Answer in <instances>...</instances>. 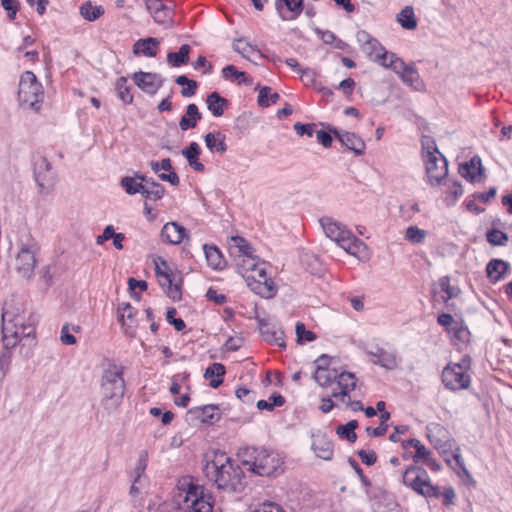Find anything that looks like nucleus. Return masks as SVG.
I'll return each instance as SVG.
<instances>
[{
    "instance_id": "43",
    "label": "nucleus",
    "mask_w": 512,
    "mask_h": 512,
    "mask_svg": "<svg viewBox=\"0 0 512 512\" xmlns=\"http://www.w3.org/2000/svg\"><path fill=\"white\" fill-rule=\"evenodd\" d=\"M222 75L225 79H235L239 84L245 83L252 85L253 81L250 79L245 72L238 71L234 65H227L222 69Z\"/></svg>"
},
{
    "instance_id": "59",
    "label": "nucleus",
    "mask_w": 512,
    "mask_h": 512,
    "mask_svg": "<svg viewBox=\"0 0 512 512\" xmlns=\"http://www.w3.org/2000/svg\"><path fill=\"white\" fill-rule=\"evenodd\" d=\"M1 5L7 11L8 17L14 20L19 8V3L15 0H1Z\"/></svg>"
},
{
    "instance_id": "36",
    "label": "nucleus",
    "mask_w": 512,
    "mask_h": 512,
    "mask_svg": "<svg viewBox=\"0 0 512 512\" xmlns=\"http://www.w3.org/2000/svg\"><path fill=\"white\" fill-rule=\"evenodd\" d=\"M190 46L183 44L178 52H169L167 54V61L173 67H180L189 62Z\"/></svg>"
},
{
    "instance_id": "35",
    "label": "nucleus",
    "mask_w": 512,
    "mask_h": 512,
    "mask_svg": "<svg viewBox=\"0 0 512 512\" xmlns=\"http://www.w3.org/2000/svg\"><path fill=\"white\" fill-rule=\"evenodd\" d=\"M231 254L239 257L246 256L253 253V248L250 244L240 236H232L230 239Z\"/></svg>"
},
{
    "instance_id": "18",
    "label": "nucleus",
    "mask_w": 512,
    "mask_h": 512,
    "mask_svg": "<svg viewBox=\"0 0 512 512\" xmlns=\"http://www.w3.org/2000/svg\"><path fill=\"white\" fill-rule=\"evenodd\" d=\"M356 382L357 379L353 373L337 371L335 383L337 384L340 391H333L331 396L335 399H339L342 403H346V397H348L349 393L355 389Z\"/></svg>"
},
{
    "instance_id": "10",
    "label": "nucleus",
    "mask_w": 512,
    "mask_h": 512,
    "mask_svg": "<svg viewBox=\"0 0 512 512\" xmlns=\"http://www.w3.org/2000/svg\"><path fill=\"white\" fill-rule=\"evenodd\" d=\"M178 504L185 512H212L213 504L211 495L204 492L198 485L189 484L187 490L178 494Z\"/></svg>"
},
{
    "instance_id": "64",
    "label": "nucleus",
    "mask_w": 512,
    "mask_h": 512,
    "mask_svg": "<svg viewBox=\"0 0 512 512\" xmlns=\"http://www.w3.org/2000/svg\"><path fill=\"white\" fill-rule=\"evenodd\" d=\"M294 130L300 136L307 135L309 137H312L313 132H314V125L313 124H302V123L297 122L294 125Z\"/></svg>"
},
{
    "instance_id": "5",
    "label": "nucleus",
    "mask_w": 512,
    "mask_h": 512,
    "mask_svg": "<svg viewBox=\"0 0 512 512\" xmlns=\"http://www.w3.org/2000/svg\"><path fill=\"white\" fill-rule=\"evenodd\" d=\"M319 222L326 237L334 241L348 254L359 257L360 253L367 248L366 244L357 238L343 223L331 217H323Z\"/></svg>"
},
{
    "instance_id": "48",
    "label": "nucleus",
    "mask_w": 512,
    "mask_h": 512,
    "mask_svg": "<svg viewBox=\"0 0 512 512\" xmlns=\"http://www.w3.org/2000/svg\"><path fill=\"white\" fill-rule=\"evenodd\" d=\"M427 236V231L417 226H409L405 231V239L412 244H421Z\"/></svg>"
},
{
    "instance_id": "63",
    "label": "nucleus",
    "mask_w": 512,
    "mask_h": 512,
    "mask_svg": "<svg viewBox=\"0 0 512 512\" xmlns=\"http://www.w3.org/2000/svg\"><path fill=\"white\" fill-rule=\"evenodd\" d=\"M208 300L215 302L218 305H222L227 301V297L224 294H219L217 290L209 288L206 292Z\"/></svg>"
},
{
    "instance_id": "41",
    "label": "nucleus",
    "mask_w": 512,
    "mask_h": 512,
    "mask_svg": "<svg viewBox=\"0 0 512 512\" xmlns=\"http://www.w3.org/2000/svg\"><path fill=\"white\" fill-rule=\"evenodd\" d=\"M358 427V422L356 420H350L345 425H339L336 429V434L347 441L353 443L357 439V435L355 433V429Z\"/></svg>"
},
{
    "instance_id": "13",
    "label": "nucleus",
    "mask_w": 512,
    "mask_h": 512,
    "mask_svg": "<svg viewBox=\"0 0 512 512\" xmlns=\"http://www.w3.org/2000/svg\"><path fill=\"white\" fill-rule=\"evenodd\" d=\"M356 38L358 43L361 45L362 51L370 60L385 68L389 67L388 63L390 62V56L396 55L395 53L388 52L377 39L373 38L364 30L358 31Z\"/></svg>"
},
{
    "instance_id": "46",
    "label": "nucleus",
    "mask_w": 512,
    "mask_h": 512,
    "mask_svg": "<svg viewBox=\"0 0 512 512\" xmlns=\"http://www.w3.org/2000/svg\"><path fill=\"white\" fill-rule=\"evenodd\" d=\"M449 333L452 334L453 341L460 343H468L470 341L471 333L463 322H455Z\"/></svg>"
},
{
    "instance_id": "38",
    "label": "nucleus",
    "mask_w": 512,
    "mask_h": 512,
    "mask_svg": "<svg viewBox=\"0 0 512 512\" xmlns=\"http://www.w3.org/2000/svg\"><path fill=\"white\" fill-rule=\"evenodd\" d=\"M225 372L226 370L223 364L213 363L206 369L204 376L205 378H212L215 376L216 378L211 379L210 386L212 388H217L222 384Z\"/></svg>"
},
{
    "instance_id": "29",
    "label": "nucleus",
    "mask_w": 512,
    "mask_h": 512,
    "mask_svg": "<svg viewBox=\"0 0 512 512\" xmlns=\"http://www.w3.org/2000/svg\"><path fill=\"white\" fill-rule=\"evenodd\" d=\"M201 118L202 115L199 112L197 105L191 103L186 107V112L179 121V127L182 131H187L188 129L195 128L197 122Z\"/></svg>"
},
{
    "instance_id": "11",
    "label": "nucleus",
    "mask_w": 512,
    "mask_h": 512,
    "mask_svg": "<svg viewBox=\"0 0 512 512\" xmlns=\"http://www.w3.org/2000/svg\"><path fill=\"white\" fill-rule=\"evenodd\" d=\"M155 275L165 294L173 301H179L182 297V280L178 277L168 263L162 258L155 260Z\"/></svg>"
},
{
    "instance_id": "21",
    "label": "nucleus",
    "mask_w": 512,
    "mask_h": 512,
    "mask_svg": "<svg viewBox=\"0 0 512 512\" xmlns=\"http://www.w3.org/2000/svg\"><path fill=\"white\" fill-rule=\"evenodd\" d=\"M275 9L282 20L296 19L303 11V0H276Z\"/></svg>"
},
{
    "instance_id": "60",
    "label": "nucleus",
    "mask_w": 512,
    "mask_h": 512,
    "mask_svg": "<svg viewBox=\"0 0 512 512\" xmlns=\"http://www.w3.org/2000/svg\"><path fill=\"white\" fill-rule=\"evenodd\" d=\"M60 340L65 345H73L76 343V338L70 333L68 324L62 326Z\"/></svg>"
},
{
    "instance_id": "39",
    "label": "nucleus",
    "mask_w": 512,
    "mask_h": 512,
    "mask_svg": "<svg viewBox=\"0 0 512 512\" xmlns=\"http://www.w3.org/2000/svg\"><path fill=\"white\" fill-rule=\"evenodd\" d=\"M259 264V259L252 254L239 257L237 267L243 278L246 280V275H250L256 266Z\"/></svg>"
},
{
    "instance_id": "6",
    "label": "nucleus",
    "mask_w": 512,
    "mask_h": 512,
    "mask_svg": "<svg viewBox=\"0 0 512 512\" xmlns=\"http://www.w3.org/2000/svg\"><path fill=\"white\" fill-rule=\"evenodd\" d=\"M124 392L122 369L117 365H111L102 375L101 405L108 413L115 411L122 403Z\"/></svg>"
},
{
    "instance_id": "26",
    "label": "nucleus",
    "mask_w": 512,
    "mask_h": 512,
    "mask_svg": "<svg viewBox=\"0 0 512 512\" xmlns=\"http://www.w3.org/2000/svg\"><path fill=\"white\" fill-rule=\"evenodd\" d=\"M260 333L265 341L280 347H285L283 338L284 332L277 325L270 324L261 320Z\"/></svg>"
},
{
    "instance_id": "47",
    "label": "nucleus",
    "mask_w": 512,
    "mask_h": 512,
    "mask_svg": "<svg viewBox=\"0 0 512 512\" xmlns=\"http://www.w3.org/2000/svg\"><path fill=\"white\" fill-rule=\"evenodd\" d=\"M280 96L278 93L274 92L272 93V90L268 86H264L260 89L259 95H258V104L261 107H268L270 103H277Z\"/></svg>"
},
{
    "instance_id": "33",
    "label": "nucleus",
    "mask_w": 512,
    "mask_h": 512,
    "mask_svg": "<svg viewBox=\"0 0 512 512\" xmlns=\"http://www.w3.org/2000/svg\"><path fill=\"white\" fill-rule=\"evenodd\" d=\"M207 107L215 117H220L224 114L227 107V100L220 96L218 92H212L207 97Z\"/></svg>"
},
{
    "instance_id": "24",
    "label": "nucleus",
    "mask_w": 512,
    "mask_h": 512,
    "mask_svg": "<svg viewBox=\"0 0 512 512\" xmlns=\"http://www.w3.org/2000/svg\"><path fill=\"white\" fill-rule=\"evenodd\" d=\"M161 237L167 243L177 245L187 237V231L177 222H168L162 228Z\"/></svg>"
},
{
    "instance_id": "16",
    "label": "nucleus",
    "mask_w": 512,
    "mask_h": 512,
    "mask_svg": "<svg viewBox=\"0 0 512 512\" xmlns=\"http://www.w3.org/2000/svg\"><path fill=\"white\" fill-rule=\"evenodd\" d=\"M220 419V410L216 405L194 407L187 412V421L196 425L198 423L212 424Z\"/></svg>"
},
{
    "instance_id": "1",
    "label": "nucleus",
    "mask_w": 512,
    "mask_h": 512,
    "mask_svg": "<svg viewBox=\"0 0 512 512\" xmlns=\"http://www.w3.org/2000/svg\"><path fill=\"white\" fill-rule=\"evenodd\" d=\"M2 341L4 350L0 354V381L10 370L11 349L20 344V352L28 358L35 346V327L26 323L23 303L15 298L4 303L2 308Z\"/></svg>"
},
{
    "instance_id": "31",
    "label": "nucleus",
    "mask_w": 512,
    "mask_h": 512,
    "mask_svg": "<svg viewBox=\"0 0 512 512\" xmlns=\"http://www.w3.org/2000/svg\"><path fill=\"white\" fill-rule=\"evenodd\" d=\"M200 153L201 148L196 142H191L188 147L182 150V155L187 159L190 167L195 171L203 172L205 167L198 160Z\"/></svg>"
},
{
    "instance_id": "20",
    "label": "nucleus",
    "mask_w": 512,
    "mask_h": 512,
    "mask_svg": "<svg viewBox=\"0 0 512 512\" xmlns=\"http://www.w3.org/2000/svg\"><path fill=\"white\" fill-rule=\"evenodd\" d=\"M330 132L341 142L347 149L353 151L355 155H362L365 151L364 141L354 133L339 130L337 128L330 129Z\"/></svg>"
},
{
    "instance_id": "57",
    "label": "nucleus",
    "mask_w": 512,
    "mask_h": 512,
    "mask_svg": "<svg viewBox=\"0 0 512 512\" xmlns=\"http://www.w3.org/2000/svg\"><path fill=\"white\" fill-rule=\"evenodd\" d=\"M176 309L169 308L166 312L167 322L174 326L176 331H182L185 329V322L181 318H175Z\"/></svg>"
},
{
    "instance_id": "45",
    "label": "nucleus",
    "mask_w": 512,
    "mask_h": 512,
    "mask_svg": "<svg viewBox=\"0 0 512 512\" xmlns=\"http://www.w3.org/2000/svg\"><path fill=\"white\" fill-rule=\"evenodd\" d=\"M402 447L406 449L407 447H413L416 450V453L413 456L414 462H418L423 457H426L428 454H432L430 450H428L418 439L412 438L402 442Z\"/></svg>"
},
{
    "instance_id": "40",
    "label": "nucleus",
    "mask_w": 512,
    "mask_h": 512,
    "mask_svg": "<svg viewBox=\"0 0 512 512\" xmlns=\"http://www.w3.org/2000/svg\"><path fill=\"white\" fill-rule=\"evenodd\" d=\"M335 377H337L336 369H322L321 366L315 369L314 380L322 387L334 383Z\"/></svg>"
},
{
    "instance_id": "19",
    "label": "nucleus",
    "mask_w": 512,
    "mask_h": 512,
    "mask_svg": "<svg viewBox=\"0 0 512 512\" xmlns=\"http://www.w3.org/2000/svg\"><path fill=\"white\" fill-rule=\"evenodd\" d=\"M135 84L144 92L148 94H155L163 84V79L160 75L150 72H136L133 75Z\"/></svg>"
},
{
    "instance_id": "30",
    "label": "nucleus",
    "mask_w": 512,
    "mask_h": 512,
    "mask_svg": "<svg viewBox=\"0 0 512 512\" xmlns=\"http://www.w3.org/2000/svg\"><path fill=\"white\" fill-rule=\"evenodd\" d=\"M509 268V264L501 259H492L486 266L487 277L490 282H498Z\"/></svg>"
},
{
    "instance_id": "37",
    "label": "nucleus",
    "mask_w": 512,
    "mask_h": 512,
    "mask_svg": "<svg viewBox=\"0 0 512 512\" xmlns=\"http://www.w3.org/2000/svg\"><path fill=\"white\" fill-rule=\"evenodd\" d=\"M397 21L402 28L406 30H414L417 28V20L415 18L412 6H405L397 15Z\"/></svg>"
},
{
    "instance_id": "22",
    "label": "nucleus",
    "mask_w": 512,
    "mask_h": 512,
    "mask_svg": "<svg viewBox=\"0 0 512 512\" xmlns=\"http://www.w3.org/2000/svg\"><path fill=\"white\" fill-rule=\"evenodd\" d=\"M459 174L466 180L475 183L479 182L483 174V167L481 159L478 156H474L470 161L459 165Z\"/></svg>"
},
{
    "instance_id": "12",
    "label": "nucleus",
    "mask_w": 512,
    "mask_h": 512,
    "mask_svg": "<svg viewBox=\"0 0 512 512\" xmlns=\"http://www.w3.org/2000/svg\"><path fill=\"white\" fill-rule=\"evenodd\" d=\"M18 98L21 104H27L32 109H38V104L43 98L42 85L38 82L35 74L26 71L22 74L19 82Z\"/></svg>"
},
{
    "instance_id": "55",
    "label": "nucleus",
    "mask_w": 512,
    "mask_h": 512,
    "mask_svg": "<svg viewBox=\"0 0 512 512\" xmlns=\"http://www.w3.org/2000/svg\"><path fill=\"white\" fill-rule=\"evenodd\" d=\"M152 17L156 23L164 25L166 27H168L171 23V11L166 6L163 9L153 13Z\"/></svg>"
},
{
    "instance_id": "49",
    "label": "nucleus",
    "mask_w": 512,
    "mask_h": 512,
    "mask_svg": "<svg viewBox=\"0 0 512 512\" xmlns=\"http://www.w3.org/2000/svg\"><path fill=\"white\" fill-rule=\"evenodd\" d=\"M285 403V399L280 394H273L268 400H259L257 402V408L259 410L272 411L275 407H280Z\"/></svg>"
},
{
    "instance_id": "32",
    "label": "nucleus",
    "mask_w": 512,
    "mask_h": 512,
    "mask_svg": "<svg viewBox=\"0 0 512 512\" xmlns=\"http://www.w3.org/2000/svg\"><path fill=\"white\" fill-rule=\"evenodd\" d=\"M203 249L207 263L211 268L215 270H221L225 267V260L223 255L216 246L205 244Z\"/></svg>"
},
{
    "instance_id": "54",
    "label": "nucleus",
    "mask_w": 512,
    "mask_h": 512,
    "mask_svg": "<svg viewBox=\"0 0 512 512\" xmlns=\"http://www.w3.org/2000/svg\"><path fill=\"white\" fill-rule=\"evenodd\" d=\"M233 49L246 59H250L251 54L257 52L251 44L244 43L241 39H238L233 43Z\"/></svg>"
},
{
    "instance_id": "7",
    "label": "nucleus",
    "mask_w": 512,
    "mask_h": 512,
    "mask_svg": "<svg viewBox=\"0 0 512 512\" xmlns=\"http://www.w3.org/2000/svg\"><path fill=\"white\" fill-rule=\"evenodd\" d=\"M422 146L428 182L433 186L440 185L448 174V162L433 140H423Z\"/></svg>"
},
{
    "instance_id": "58",
    "label": "nucleus",
    "mask_w": 512,
    "mask_h": 512,
    "mask_svg": "<svg viewBox=\"0 0 512 512\" xmlns=\"http://www.w3.org/2000/svg\"><path fill=\"white\" fill-rule=\"evenodd\" d=\"M49 170L50 164L48 163L46 158H42L39 162H37V166L35 168V179L40 187H44V176L42 175L41 169Z\"/></svg>"
},
{
    "instance_id": "42",
    "label": "nucleus",
    "mask_w": 512,
    "mask_h": 512,
    "mask_svg": "<svg viewBox=\"0 0 512 512\" xmlns=\"http://www.w3.org/2000/svg\"><path fill=\"white\" fill-rule=\"evenodd\" d=\"M120 184L129 195H134L136 193H141V195L143 194L144 181L139 180L136 175L134 177L122 178Z\"/></svg>"
},
{
    "instance_id": "9",
    "label": "nucleus",
    "mask_w": 512,
    "mask_h": 512,
    "mask_svg": "<svg viewBox=\"0 0 512 512\" xmlns=\"http://www.w3.org/2000/svg\"><path fill=\"white\" fill-rule=\"evenodd\" d=\"M471 368V359L464 356L459 363H449L442 371V383L451 391L467 389L471 382L468 371Z\"/></svg>"
},
{
    "instance_id": "2",
    "label": "nucleus",
    "mask_w": 512,
    "mask_h": 512,
    "mask_svg": "<svg viewBox=\"0 0 512 512\" xmlns=\"http://www.w3.org/2000/svg\"><path fill=\"white\" fill-rule=\"evenodd\" d=\"M204 473L210 481L215 483L218 489L227 491H238L242 486L244 477L240 466L221 451L213 452L212 459L207 460Z\"/></svg>"
},
{
    "instance_id": "51",
    "label": "nucleus",
    "mask_w": 512,
    "mask_h": 512,
    "mask_svg": "<svg viewBox=\"0 0 512 512\" xmlns=\"http://www.w3.org/2000/svg\"><path fill=\"white\" fill-rule=\"evenodd\" d=\"M439 286L442 291L446 293V296L443 297L444 302H448L450 299L457 297L460 293V289L458 287L450 285V278L448 276H444L439 279Z\"/></svg>"
},
{
    "instance_id": "44",
    "label": "nucleus",
    "mask_w": 512,
    "mask_h": 512,
    "mask_svg": "<svg viewBox=\"0 0 512 512\" xmlns=\"http://www.w3.org/2000/svg\"><path fill=\"white\" fill-rule=\"evenodd\" d=\"M104 13L102 6H94L90 1L80 6V15L87 21H95Z\"/></svg>"
},
{
    "instance_id": "4",
    "label": "nucleus",
    "mask_w": 512,
    "mask_h": 512,
    "mask_svg": "<svg viewBox=\"0 0 512 512\" xmlns=\"http://www.w3.org/2000/svg\"><path fill=\"white\" fill-rule=\"evenodd\" d=\"M238 456L242 464L260 476H271L282 466L283 461L275 452L264 448L245 447L239 449Z\"/></svg>"
},
{
    "instance_id": "25",
    "label": "nucleus",
    "mask_w": 512,
    "mask_h": 512,
    "mask_svg": "<svg viewBox=\"0 0 512 512\" xmlns=\"http://www.w3.org/2000/svg\"><path fill=\"white\" fill-rule=\"evenodd\" d=\"M119 312V321L122 323L125 328V334L129 337H135L136 334V326L134 324V316L136 315V310L133 308L130 303H122L118 306Z\"/></svg>"
},
{
    "instance_id": "52",
    "label": "nucleus",
    "mask_w": 512,
    "mask_h": 512,
    "mask_svg": "<svg viewBox=\"0 0 512 512\" xmlns=\"http://www.w3.org/2000/svg\"><path fill=\"white\" fill-rule=\"evenodd\" d=\"M487 241L494 246H503L508 241V235L498 229L489 230L486 234Z\"/></svg>"
},
{
    "instance_id": "53",
    "label": "nucleus",
    "mask_w": 512,
    "mask_h": 512,
    "mask_svg": "<svg viewBox=\"0 0 512 512\" xmlns=\"http://www.w3.org/2000/svg\"><path fill=\"white\" fill-rule=\"evenodd\" d=\"M148 464V452L146 450H142L139 453V459L136 464V467L133 471V477H135V482H139L141 476L145 472Z\"/></svg>"
},
{
    "instance_id": "27",
    "label": "nucleus",
    "mask_w": 512,
    "mask_h": 512,
    "mask_svg": "<svg viewBox=\"0 0 512 512\" xmlns=\"http://www.w3.org/2000/svg\"><path fill=\"white\" fill-rule=\"evenodd\" d=\"M136 177L139 180L144 181V189L142 196L145 199L157 201L164 196L165 189L160 183L154 181L151 178H146L144 175L140 173H136Z\"/></svg>"
},
{
    "instance_id": "14",
    "label": "nucleus",
    "mask_w": 512,
    "mask_h": 512,
    "mask_svg": "<svg viewBox=\"0 0 512 512\" xmlns=\"http://www.w3.org/2000/svg\"><path fill=\"white\" fill-rule=\"evenodd\" d=\"M246 283L257 295L269 299L276 294L273 281L267 277L264 263H259L250 275H246Z\"/></svg>"
},
{
    "instance_id": "23",
    "label": "nucleus",
    "mask_w": 512,
    "mask_h": 512,
    "mask_svg": "<svg viewBox=\"0 0 512 512\" xmlns=\"http://www.w3.org/2000/svg\"><path fill=\"white\" fill-rule=\"evenodd\" d=\"M368 354L372 357L371 362L387 370H393L398 366V358L395 352L377 348L376 351H370Z\"/></svg>"
},
{
    "instance_id": "8",
    "label": "nucleus",
    "mask_w": 512,
    "mask_h": 512,
    "mask_svg": "<svg viewBox=\"0 0 512 512\" xmlns=\"http://www.w3.org/2000/svg\"><path fill=\"white\" fill-rule=\"evenodd\" d=\"M402 482L423 497L439 498L441 495L439 487L430 482L427 471L418 465H410L404 470Z\"/></svg>"
},
{
    "instance_id": "62",
    "label": "nucleus",
    "mask_w": 512,
    "mask_h": 512,
    "mask_svg": "<svg viewBox=\"0 0 512 512\" xmlns=\"http://www.w3.org/2000/svg\"><path fill=\"white\" fill-rule=\"evenodd\" d=\"M358 456L361 461L368 466L375 464L377 460V455L374 451L360 450L358 451Z\"/></svg>"
},
{
    "instance_id": "15",
    "label": "nucleus",
    "mask_w": 512,
    "mask_h": 512,
    "mask_svg": "<svg viewBox=\"0 0 512 512\" xmlns=\"http://www.w3.org/2000/svg\"><path fill=\"white\" fill-rule=\"evenodd\" d=\"M388 66L406 85L411 86L416 91H423L425 89V84L414 65H406L397 55H391Z\"/></svg>"
},
{
    "instance_id": "61",
    "label": "nucleus",
    "mask_w": 512,
    "mask_h": 512,
    "mask_svg": "<svg viewBox=\"0 0 512 512\" xmlns=\"http://www.w3.org/2000/svg\"><path fill=\"white\" fill-rule=\"evenodd\" d=\"M244 340L240 336H232L225 342V348L229 351H237L242 347Z\"/></svg>"
},
{
    "instance_id": "17",
    "label": "nucleus",
    "mask_w": 512,
    "mask_h": 512,
    "mask_svg": "<svg viewBox=\"0 0 512 512\" xmlns=\"http://www.w3.org/2000/svg\"><path fill=\"white\" fill-rule=\"evenodd\" d=\"M312 450L317 457L323 460H331L333 456V444L327 434L321 430L312 433Z\"/></svg>"
},
{
    "instance_id": "28",
    "label": "nucleus",
    "mask_w": 512,
    "mask_h": 512,
    "mask_svg": "<svg viewBox=\"0 0 512 512\" xmlns=\"http://www.w3.org/2000/svg\"><path fill=\"white\" fill-rule=\"evenodd\" d=\"M159 44V41L154 37L139 39L133 45V53L135 55L155 57L157 54Z\"/></svg>"
},
{
    "instance_id": "50",
    "label": "nucleus",
    "mask_w": 512,
    "mask_h": 512,
    "mask_svg": "<svg viewBox=\"0 0 512 512\" xmlns=\"http://www.w3.org/2000/svg\"><path fill=\"white\" fill-rule=\"evenodd\" d=\"M116 90L118 92L119 98L125 104H130L133 100V96L130 93V88L127 85V79L125 77H120L116 81Z\"/></svg>"
},
{
    "instance_id": "3",
    "label": "nucleus",
    "mask_w": 512,
    "mask_h": 512,
    "mask_svg": "<svg viewBox=\"0 0 512 512\" xmlns=\"http://www.w3.org/2000/svg\"><path fill=\"white\" fill-rule=\"evenodd\" d=\"M16 246L14 270L19 277L31 280L34 277L35 268L38 263V255L41 250L40 245L32 234L25 230L20 233Z\"/></svg>"
},
{
    "instance_id": "56",
    "label": "nucleus",
    "mask_w": 512,
    "mask_h": 512,
    "mask_svg": "<svg viewBox=\"0 0 512 512\" xmlns=\"http://www.w3.org/2000/svg\"><path fill=\"white\" fill-rule=\"evenodd\" d=\"M298 342L308 341L311 342L316 339V335L309 330H306L305 325L298 322L295 327Z\"/></svg>"
},
{
    "instance_id": "34",
    "label": "nucleus",
    "mask_w": 512,
    "mask_h": 512,
    "mask_svg": "<svg viewBox=\"0 0 512 512\" xmlns=\"http://www.w3.org/2000/svg\"><path fill=\"white\" fill-rule=\"evenodd\" d=\"M206 147L210 151H216L220 154H223L227 150V145L225 143V135H223L221 132L214 133H208L204 137Z\"/></svg>"
}]
</instances>
